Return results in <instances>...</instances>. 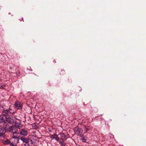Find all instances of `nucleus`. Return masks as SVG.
<instances>
[{
	"instance_id": "nucleus-1",
	"label": "nucleus",
	"mask_w": 146,
	"mask_h": 146,
	"mask_svg": "<svg viewBox=\"0 0 146 146\" xmlns=\"http://www.w3.org/2000/svg\"><path fill=\"white\" fill-rule=\"evenodd\" d=\"M5 126V128H4L3 127L0 126V136H2L5 133V129L7 128V127L9 126V124H7Z\"/></svg>"
},
{
	"instance_id": "nucleus-2",
	"label": "nucleus",
	"mask_w": 146,
	"mask_h": 146,
	"mask_svg": "<svg viewBox=\"0 0 146 146\" xmlns=\"http://www.w3.org/2000/svg\"><path fill=\"white\" fill-rule=\"evenodd\" d=\"M82 131L83 129L81 128H76L74 129L75 133L80 136H81Z\"/></svg>"
},
{
	"instance_id": "nucleus-3",
	"label": "nucleus",
	"mask_w": 146,
	"mask_h": 146,
	"mask_svg": "<svg viewBox=\"0 0 146 146\" xmlns=\"http://www.w3.org/2000/svg\"><path fill=\"white\" fill-rule=\"evenodd\" d=\"M20 133L21 135L26 136L28 134V131L25 129H22L20 130Z\"/></svg>"
},
{
	"instance_id": "nucleus-4",
	"label": "nucleus",
	"mask_w": 146,
	"mask_h": 146,
	"mask_svg": "<svg viewBox=\"0 0 146 146\" xmlns=\"http://www.w3.org/2000/svg\"><path fill=\"white\" fill-rule=\"evenodd\" d=\"M15 106L16 108L17 109H20L22 108V104L19 102H16L15 104Z\"/></svg>"
},
{
	"instance_id": "nucleus-5",
	"label": "nucleus",
	"mask_w": 146,
	"mask_h": 146,
	"mask_svg": "<svg viewBox=\"0 0 146 146\" xmlns=\"http://www.w3.org/2000/svg\"><path fill=\"white\" fill-rule=\"evenodd\" d=\"M12 111V110H4L3 111V113L4 116H7L9 113H11L13 112L11 111Z\"/></svg>"
},
{
	"instance_id": "nucleus-6",
	"label": "nucleus",
	"mask_w": 146,
	"mask_h": 146,
	"mask_svg": "<svg viewBox=\"0 0 146 146\" xmlns=\"http://www.w3.org/2000/svg\"><path fill=\"white\" fill-rule=\"evenodd\" d=\"M21 139L23 142L25 143H27V144H28V143L30 141H31V142L32 141H31L29 139L23 137H21Z\"/></svg>"
},
{
	"instance_id": "nucleus-7",
	"label": "nucleus",
	"mask_w": 146,
	"mask_h": 146,
	"mask_svg": "<svg viewBox=\"0 0 146 146\" xmlns=\"http://www.w3.org/2000/svg\"><path fill=\"white\" fill-rule=\"evenodd\" d=\"M13 138L16 139L17 140V143H18L19 140V138L18 137V134L17 132H13Z\"/></svg>"
},
{
	"instance_id": "nucleus-8",
	"label": "nucleus",
	"mask_w": 146,
	"mask_h": 146,
	"mask_svg": "<svg viewBox=\"0 0 146 146\" xmlns=\"http://www.w3.org/2000/svg\"><path fill=\"white\" fill-rule=\"evenodd\" d=\"M5 118H4L3 117L2 115L0 116V123L3 124H4L6 121L5 119Z\"/></svg>"
},
{
	"instance_id": "nucleus-9",
	"label": "nucleus",
	"mask_w": 146,
	"mask_h": 146,
	"mask_svg": "<svg viewBox=\"0 0 146 146\" xmlns=\"http://www.w3.org/2000/svg\"><path fill=\"white\" fill-rule=\"evenodd\" d=\"M50 137L53 139H55L57 141H59V138L58 137V135L56 134L52 135L50 136Z\"/></svg>"
},
{
	"instance_id": "nucleus-10",
	"label": "nucleus",
	"mask_w": 146,
	"mask_h": 146,
	"mask_svg": "<svg viewBox=\"0 0 146 146\" xmlns=\"http://www.w3.org/2000/svg\"><path fill=\"white\" fill-rule=\"evenodd\" d=\"M7 121L8 122L10 123H12L14 121V119L13 117H8L7 118H6Z\"/></svg>"
},
{
	"instance_id": "nucleus-11",
	"label": "nucleus",
	"mask_w": 146,
	"mask_h": 146,
	"mask_svg": "<svg viewBox=\"0 0 146 146\" xmlns=\"http://www.w3.org/2000/svg\"><path fill=\"white\" fill-rule=\"evenodd\" d=\"M59 135H60V136L61 140H63L65 139L66 136V135L64 133H61L59 134Z\"/></svg>"
},
{
	"instance_id": "nucleus-12",
	"label": "nucleus",
	"mask_w": 146,
	"mask_h": 146,
	"mask_svg": "<svg viewBox=\"0 0 146 146\" xmlns=\"http://www.w3.org/2000/svg\"><path fill=\"white\" fill-rule=\"evenodd\" d=\"M9 126H9H8L7 127V128L6 129H7V130L8 131H9V132H11V131H12L13 130V129L14 128V127L13 126H11L10 127H9L8 129H7V128Z\"/></svg>"
},
{
	"instance_id": "nucleus-13",
	"label": "nucleus",
	"mask_w": 146,
	"mask_h": 146,
	"mask_svg": "<svg viewBox=\"0 0 146 146\" xmlns=\"http://www.w3.org/2000/svg\"><path fill=\"white\" fill-rule=\"evenodd\" d=\"M3 144L4 145H6L10 144V141L8 139H7L6 140L4 141L3 142Z\"/></svg>"
},
{
	"instance_id": "nucleus-14",
	"label": "nucleus",
	"mask_w": 146,
	"mask_h": 146,
	"mask_svg": "<svg viewBox=\"0 0 146 146\" xmlns=\"http://www.w3.org/2000/svg\"><path fill=\"white\" fill-rule=\"evenodd\" d=\"M59 143L62 146H65V144L63 140H60L58 141Z\"/></svg>"
},
{
	"instance_id": "nucleus-15",
	"label": "nucleus",
	"mask_w": 146,
	"mask_h": 146,
	"mask_svg": "<svg viewBox=\"0 0 146 146\" xmlns=\"http://www.w3.org/2000/svg\"><path fill=\"white\" fill-rule=\"evenodd\" d=\"M10 146H17V145L16 144H13L12 143H10Z\"/></svg>"
},
{
	"instance_id": "nucleus-16",
	"label": "nucleus",
	"mask_w": 146,
	"mask_h": 146,
	"mask_svg": "<svg viewBox=\"0 0 146 146\" xmlns=\"http://www.w3.org/2000/svg\"><path fill=\"white\" fill-rule=\"evenodd\" d=\"M82 139L83 142H86V139H85V138L84 137H83L82 138Z\"/></svg>"
},
{
	"instance_id": "nucleus-17",
	"label": "nucleus",
	"mask_w": 146,
	"mask_h": 146,
	"mask_svg": "<svg viewBox=\"0 0 146 146\" xmlns=\"http://www.w3.org/2000/svg\"><path fill=\"white\" fill-rule=\"evenodd\" d=\"M17 74L18 76H19L20 75V73L19 71L17 72Z\"/></svg>"
},
{
	"instance_id": "nucleus-18",
	"label": "nucleus",
	"mask_w": 146,
	"mask_h": 146,
	"mask_svg": "<svg viewBox=\"0 0 146 146\" xmlns=\"http://www.w3.org/2000/svg\"><path fill=\"white\" fill-rule=\"evenodd\" d=\"M24 146H31V145L28 144H24Z\"/></svg>"
},
{
	"instance_id": "nucleus-19",
	"label": "nucleus",
	"mask_w": 146,
	"mask_h": 146,
	"mask_svg": "<svg viewBox=\"0 0 146 146\" xmlns=\"http://www.w3.org/2000/svg\"><path fill=\"white\" fill-rule=\"evenodd\" d=\"M85 133H86L87 131V130H88V128L87 127H85Z\"/></svg>"
},
{
	"instance_id": "nucleus-20",
	"label": "nucleus",
	"mask_w": 146,
	"mask_h": 146,
	"mask_svg": "<svg viewBox=\"0 0 146 146\" xmlns=\"http://www.w3.org/2000/svg\"><path fill=\"white\" fill-rule=\"evenodd\" d=\"M4 87H5L4 85H2L1 86L0 88H3Z\"/></svg>"
}]
</instances>
